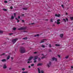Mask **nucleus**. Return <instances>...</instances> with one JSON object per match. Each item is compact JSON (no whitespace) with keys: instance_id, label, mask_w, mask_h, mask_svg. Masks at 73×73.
<instances>
[{"instance_id":"nucleus-1","label":"nucleus","mask_w":73,"mask_h":73,"mask_svg":"<svg viewBox=\"0 0 73 73\" xmlns=\"http://www.w3.org/2000/svg\"><path fill=\"white\" fill-rule=\"evenodd\" d=\"M20 52L21 53H24L26 52V50L24 48L22 47H21L20 49Z\"/></svg>"},{"instance_id":"nucleus-2","label":"nucleus","mask_w":73,"mask_h":73,"mask_svg":"<svg viewBox=\"0 0 73 73\" xmlns=\"http://www.w3.org/2000/svg\"><path fill=\"white\" fill-rule=\"evenodd\" d=\"M25 29H26V27H22L18 29V30H19L20 31H25Z\"/></svg>"},{"instance_id":"nucleus-3","label":"nucleus","mask_w":73,"mask_h":73,"mask_svg":"<svg viewBox=\"0 0 73 73\" xmlns=\"http://www.w3.org/2000/svg\"><path fill=\"white\" fill-rule=\"evenodd\" d=\"M18 39L17 38H16L12 40V42H13V44H14L16 42V41Z\"/></svg>"},{"instance_id":"nucleus-4","label":"nucleus","mask_w":73,"mask_h":73,"mask_svg":"<svg viewBox=\"0 0 73 73\" xmlns=\"http://www.w3.org/2000/svg\"><path fill=\"white\" fill-rule=\"evenodd\" d=\"M52 64V62H49L47 64V66L48 67V68H49L51 64Z\"/></svg>"},{"instance_id":"nucleus-5","label":"nucleus","mask_w":73,"mask_h":73,"mask_svg":"<svg viewBox=\"0 0 73 73\" xmlns=\"http://www.w3.org/2000/svg\"><path fill=\"white\" fill-rule=\"evenodd\" d=\"M7 68V66L6 64H5L3 65V69H6Z\"/></svg>"},{"instance_id":"nucleus-6","label":"nucleus","mask_w":73,"mask_h":73,"mask_svg":"<svg viewBox=\"0 0 73 73\" xmlns=\"http://www.w3.org/2000/svg\"><path fill=\"white\" fill-rule=\"evenodd\" d=\"M60 14H56L55 15V16L56 17H60Z\"/></svg>"},{"instance_id":"nucleus-7","label":"nucleus","mask_w":73,"mask_h":73,"mask_svg":"<svg viewBox=\"0 0 73 73\" xmlns=\"http://www.w3.org/2000/svg\"><path fill=\"white\" fill-rule=\"evenodd\" d=\"M32 58H33V57L31 56V57H30L28 59V61H31Z\"/></svg>"},{"instance_id":"nucleus-8","label":"nucleus","mask_w":73,"mask_h":73,"mask_svg":"<svg viewBox=\"0 0 73 73\" xmlns=\"http://www.w3.org/2000/svg\"><path fill=\"white\" fill-rule=\"evenodd\" d=\"M60 21V19H58L57 20V24H60V22L59 21Z\"/></svg>"},{"instance_id":"nucleus-9","label":"nucleus","mask_w":73,"mask_h":73,"mask_svg":"<svg viewBox=\"0 0 73 73\" xmlns=\"http://www.w3.org/2000/svg\"><path fill=\"white\" fill-rule=\"evenodd\" d=\"M35 58L33 59L34 60H37V58H38V56H36L34 57Z\"/></svg>"},{"instance_id":"nucleus-10","label":"nucleus","mask_w":73,"mask_h":73,"mask_svg":"<svg viewBox=\"0 0 73 73\" xmlns=\"http://www.w3.org/2000/svg\"><path fill=\"white\" fill-rule=\"evenodd\" d=\"M1 61H2V62H6V59H2L1 60Z\"/></svg>"},{"instance_id":"nucleus-11","label":"nucleus","mask_w":73,"mask_h":73,"mask_svg":"<svg viewBox=\"0 0 73 73\" xmlns=\"http://www.w3.org/2000/svg\"><path fill=\"white\" fill-rule=\"evenodd\" d=\"M46 39H44L42 40L40 42V44L42 43V42H44V41Z\"/></svg>"},{"instance_id":"nucleus-12","label":"nucleus","mask_w":73,"mask_h":73,"mask_svg":"<svg viewBox=\"0 0 73 73\" xmlns=\"http://www.w3.org/2000/svg\"><path fill=\"white\" fill-rule=\"evenodd\" d=\"M63 36H64V34H61L60 35V36L61 38H62V37H63Z\"/></svg>"},{"instance_id":"nucleus-13","label":"nucleus","mask_w":73,"mask_h":73,"mask_svg":"<svg viewBox=\"0 0 73 73\" xmlns=\"http://www.w3.org/2000/svg\"><path fill=\"white\" fill-rule=\"evenodd\" d=\"M52 60H55V61H57V59H56V58L54 57L52 58Z\"/></svg>"},{"instance_id":"nucleus-14","label":"nucleus","mask_w":73,"mask_h":73,"mask_svg":"<svg viewBox=\"0 0 73 73\" xmlns=\"http://www.w3.org/2000/svg\"><path fill=\"white\" fill-rule=\"evenodd\" d=\"M42 65V63H38L37 65V66H41V65Z\"/></svg>"},{"instance_id":"nucleus-15","label":"nucleus","mask_w":73,"mask_h":73,"mask_svg":"<svg viewBox=\"0 0 73 73\" xmlns=\"http://www.w3.org/2000/svg\"><path fill=\"white\" fill-rule=\"evenodd\" d=\"M10 56H9V55L7 57V60H9V58H10Z\"/></svg>"},{"instance_id":"nucleus-16","label":"nucleus","mask_w":73,"mask_h":73,"mask_svg":"<svg viewBox=\"0 0 73 73\" xmlns=\"http://www.w3.org/2000/svg\"><path fill=\"white\" fill-rule=\"evenodd\" d=\"M55 46H60V45L58 44H56Z\"/></svg>"},{"instance_id":"nucleus-17","label":"nucleus","mask_w":73,"mask_h":73,"mask_svg":"<svg viewBox=\"0 0 73 73\" xmlns=\"http://www.w3.org/2000/svg\"><path fill=\"white\" fill-rule=\"evenodd\" d=\"M38 73H41L40 72V68H38Z\"/></svg>"},{"instance_id":"nucleus-18","label":"nucleus","mask_w":73,"mask_h":73,"mask_svg":"<svg viewBox=\"0 0 73 73\" xmlns=\"http://www.w3.org/2000/svg\"><path fill=\"white\" fill-rule=\"evenodd\" d=\"M0 33L3 34V31L0 30Z\"/></svg>"},{"instance_id":"nucleus-19","label":"nucleus","mask_w":73,"mask_h":73,"mask_svg":"<svg viewBox=\"0 0 73 73\" xmlns=\"http://www.w3.org/2000/svg\"><path fill=\"white\" fill-rule=\"evenodd\" d=\"M15 19L17 20V23H19V21H20L19 20L17 19V18H16Z\"/></svg>"},{"instance_id":"nucleus-20","label":"nucleus","mask_w":73,"mask_h":73,"mask_svg":"<svg viewBox=\"0 0 73 73\" xmlns=\"http://www.w3.org/2000/svg\"><path fill=\"white\" fill-rule=\"evenodd\" d=\"M11 20H13V19H14V17L13 16H11Z\"/></svg>"},{"instance_id":"nucleus-21","label":"nucleus","mask_w":73,"mask_h":73,"mask_svg":"<svg viewBox=\"0 0 73 73\" xmlns=\"http://www.w3.org/2000/svg\"><path fill=\"white\" fill-rule=\"evenodd\" d=\"M28 71H26L25 72H24V71H23L22 72V73H28Z\"/></svg>"},{"instance_id":"nucleus-22","label":"nucleus","mask_w":73,"mask_h":73,"mask_svg":"<svg viewBox=\"0 0 73 73\" xmlns=\"http://www.w3.org/2000/svg\"><path fill=\"white\" fill-rule=\"evenodd\" d=\"M70 19L72 21L73 20V17H70Z\"/></svg>"},{"instance_id":"nucleus-23","label":"nucleus","mask_w":73,"mask_h":73,"mask_svg":"<svg viewBox=\"0 0 73 73\" xmlns=\"http://www.w3.org/2000/svg\"><path fill=\"white\" fill-rule=\"evenodd\" d=\"M23 10H27V8H23Z\"/></svg>"},{"instance_id":"nucleus-24","label":"nucleus","mask_w":73,"mask_h":73,"mask_svg":"<svg viewBox=\"0 0 73 73\" xmlns=\"http://www.w3.org/2000/svg\"><path fill=\"white\" fill-rule=\"evenodd\" d=\"M63 21H64L65 23H66V19H63Z\"/></svg>"},{"instance_id":"nucleus-25","label":"nucleus","mask_w":73,"mask_h":73,"mask_svg":"<svg viewBox=\"0 0 73 73\" xmlns=\"http://www.w3.org/2000/svg\"><path fill=\"white\" fill-rule=\"evenodd\" d=\"M23 40H27V37H25V38H23Z\"/></svg>"},{"instance_id":"nucleus-26","label":"nucleus","mask_w":73,"mask_h":73,"mask_svg":"<svg viewBox=\"0 0 73 73\" xmlns=\"http://www.w3.org/2000/svg\"><path fill=\"white\" fill-rule=\"evenodd\" d=\"M3 11H7V9H3Z\"/></svg>"},{"instance_id":"nucleus-27","label":"nucleus","mask_w":73,"mask_h":73,"mask_svg":"<svg viewBox=\"0 0 73 73\" xmlns=\"http://www.w3.org/2000/svg\"><path fill=\"white\" fill-rule=\"evenodd\" d=\"M13 30L14 31H15V30L16 29V28H15V27H14V28H13Z\"/></svg>"},{"instance_id":"nucleus-28","label":"nucleus","mask_w":73,"mask_h":73,"mask_svg":"<svg viewBox=\"0 0 73 73\" xmlns=\"http://www.w3.org/2000/svg\"><path fill=\"white\" fill-rule=\"evenodd\" d=\"M5 53H3V54L1 55V56H3V55H5Z\"/></svg>"},{"instance_id":"nucleus-29","label":"nucleus","mask_w":73,"mask_h":73,"mask_svg":"<svg viewBox=\"0 0 73 73\" xmlns=\"http://www.w3.org/2000/svg\"><path fill=\"white\" fill-rule=\"evenodd\" d=\"M38 61H41V59L40 58H38Z\"/></svg>"},{"instance_id":"nucleus-30","label":"nucleus","mask_w":73,"mask_h":73,"mask_svg":"<svg viewBox=\"0 0 73 73\" xmlns=\"http://www.w3.org/2000/svg\"><path fill=\"white\" fill-rule=\"evenodd\" d=\"M34 65H35L34 64H31V66H34Z\"/></svg>"},{"instance_id":"nucleus-31","label":"nucleus","mask_w":73,"mask_h":73,"mask_svg":"<svg viewBox=\"0 0 73 73\" xmlns=\"http://www.w3.org/2000/svg\"><path fill=\"white\" fill-rule=\"evenodd\" d=\"M49 47L50 48H51V47H52V45H51V44H50L49 45Z\"/></svg>"},{"instance_id":"nucleus-32","label":"nucleus","mask_w":73,"mask_h":73,"mask_svg":"<svg viewBox=\"0 0 73 73\" xmlns=\"http://www.w3.org/2000/svg\"><path fill=\"white\" fill-rule=\"evenodd\" d=\"M35 24V23H33L29 24V25H31V24L32 25H33V24Z\"/></svg>"},{"instance_id":"nucleus-33","label":"nucleus","mask_w":73,"mask_h":73,"mask_svg":"<svg viewBox=\"0 0 73 73\" xmlns=\"http://www.w3.org/2000/svg\"><path fill=\"white\" fill-rule=\"evenodd\" d=\"M22 70H23V71H24V70H25V68H22Z\"/></svg>"},{"instance_id":"nucleus-34","label":"nucleus","mask_w":73,"mask_h":73,"mask_svg":"<svg viewBox=\"0 0 73 73\" xmlns=\"http://www.w3.org/2000/svg\"><path fill=\"white\" fill-rule=\"evenodd\" d=\"M68 57H69V56H66L65 58H66L67 59V58H68Z\"/></svg>"},{"instance_id":"nucleus-35","label":"nucleus","mask_w":73,"mask_h":73,"mask_svg":"<svg viewBox=\"0 0 73 73\" xmlns=\"http://www.w3.org/2000/svg\"><path fill=\"white\" fill-rule=\"evenodd\" d=\"M18 19H20V16H18Z\"/></svg>"},{"instance_id":"nucleus-36","label":"nucleus","mask_w":73,"mask_h":73,"mask_svg":"<svg viewBox=\"0 0 73 73\" xmlns=\"http://www.w3.org/2000/svg\"><path fill=\"white\" fill-rule=\"evenodd\" d=\"M9 34V35H10V36H11V35H12L13 34V33H10V34Z\"/></svg>"},{"instance_id":"nucleus-37","label":"nucleus","mask_w":73,"mask_h":73,"mask_svg":"<svg viewBox=\"0 0 73 73\" xmlns=\"http://www.w3.org/2000/svg\"><path fill=\"white\" fill-rule=\"evenodd\" d=\"M36 62H37V60H35L34 61V63H36Z\"/></svg>"},{"instance_id":"nucleus-38","label":"nucleus","mask_w":73,"mask_h":73,"mask_svg":"<svg viewBox=\"0 0 73 73\" xmlns=\"http://www.w3.org/2000/svg\"><path fill=\"white\" fill-rule=\"evenodd\" d=\"M10 9H13V7H12V6L10 7Z\"/></svg>"},{"instance_id":"nucleus-39","label":"nucleus","mask_w":73,"mask_h":73,"mask_svg":"<svg viewBox=\"0 0 73 73\" xmlns=\"http://www.w3.org/2000/svg\"><path fill=\"white\" fill-rule=\"evenodd\" d=\"M45 57L44 56L43 57H42V58H41L42 59H43V58H45Z\"/></svg>"},{"instance_id":"nucleus-40","label":"nucleus","mask_w":73,"mask_h":73,"mask_svg":"<svg viewBox=\"0 0 73 73\" xmlns=\"http://www.w3.org/2000/svg\"><path fill=\"white\" fill-rule=\"evenodd\" d=\"M58 56L59 58H60L61 57V56H60L59 55H58Z\"/></svg>"},{"instance_id":"nucleus-41","label":"nucleus","mask_w":73,"mask_h":73,"mask_svg":"<svg viewBox=\"0 0 73 73\" xmlns=\"http://www.w3.org/2000/svg\"><path fill=\"white\" fill-rule=\"evenodd\" d=\"M5 3H8V1H5Z\"/></svg>"},{"instance_id":"nucleus-42","label":"nucleus","mask_w":73,"mask_h":73,"mask_svg":"<svg viewBox=\"0 0 73 73\" xmlns=\"http://www.w3.org/2000/svg\"><path fill=\"white\" fill-rule=\"evenodd\" d=\"M14 17H16V13H14Z\"/></svg>"},{"instance_id":"nucleus-43","label":"nucleus","mask_w":73,"mask_h":73,"mask_svg":"<svg viewBox=\"0 0 73 73\" xmlns=\"http://www.w3.org/2000/svg\"><path fill=\"white\" fill-rule=\"evenodd\" d=\"M51 22H53V19H51Z\"/></svg>"},{"instance_id":"nucleus-44","label":"nucleus","mask_w":73,"mask_h":73,"mask_svg":"<svg viewBox=\"0 0 73 73\" xmlns=\"http://www.w3.org/2000/svg\"><path fill=\"white\" fill-rule=\"evenodd\" d=\"M42 48H45V46L44 45H42Z\"/></svg>"},{"instance_id":"nucleus-45","label":"nucleus","mask_w":73,"mask_h":73,"mask_svg":"<svg viewBox=\"0 0 73 73\" xmlns=\"http://www.w3.org/2000/svg\"><path fill=\"white\" fill-rule=\"evenodd\" d=\"M66 20L67 21H68V18H66Z\"/></svg>"},{"instance_id":"nucleus-46","label":"nucleus","mask_w":73,"mask_h":73,"mask_svg":"<svg viewBox=\"0 0 73 73\" xmlns=\"http://www.w3.org/2000/svg\"><path fill=\"white\" fill-rule=\"evenodd\" d=\"M11 58L12 60H13V57H11Z\"/></svg>"},{"instance_id":"nucleus-47","label":"nucleus","mask_w":73,"mask_h":73,"mask_svg":"<svg viewBox=\"0 0 73 73\" xmlns=\"http://www.w3.org/2000/svg\"><path fill=\"white\" fill-rule=\"evenodd\" d=\"M49 50V52H52V50H50H50Z\"/></svg>"},{"instance_id":"nucleus-48","label":"nucleus","mask_w":73,"mask_h":73,"mask_svg":"<svg viewBox=\"0 0 73 73\" xmlns=\"http://www.w3.org/2000/svg\"><path fill=\"white\" fill-rule=\"evenodd\" d=\"M22 22H23V23H24V20H22Z\"/></svg>"},{"instance_id":"nucleus-49","label":"nucleus","mask_w":73,"mask_h":73,"mask_svg":"<svg viewBox=\"0 0 73 73\" xmlns=\"http://www.w3.org/2000/svg\"><path fill=\"white\" fill-rule=\"evenodd\" d=\"M27 63H28V64H29V63H30V62H29V61H28V62H27Z\"/></svg>"},{"instance_id":"nucleus-50","label":"nucleus","mask_w":73,"mask_h":73,"mask_svg":"<svg viewBox=\"0 0 73 73\" xmlns=\"http://www.w3.org/2000/svg\"><path fill=\"white\" fill-rule=\"evenodd\" d=\"M37 36H39V34L36 35Z\"/></svg>"},{"instance_id":"nucleus-51","label":"nucleus","mask_w":73,"mask_h":73,"mask_svg":"<svg viewBox=\"0 0 73 73\" xmlns=\"http://www.w3.org/2000/svg\"><path fill=\"white\" fill-rule=\"evenodd\" d=\"M29 68H31V66H29Z\"/></svg>"},{"instance_id":"nucleus-52","label":"nucleus","mask_w":73,"mask_h":73,"mask_svg":"<svg viewBox=\"0 0 73 73\" xmlns=\"http://www.w3.org/2000/svg\"><path fill=\"white\" fill-rule=\"evenodd\" d=\"M22 16H24V14H23L22 15Z\"/></svg>"},{"instance_id":"nucleus-53","label":"nucleus","mask_w":73,"mask_h":73,"mask_svg":"<svg viewBox=\"0 0 73 73\" xmlns=\"http://www.w3.org/2000/svg\"><path fill=\"white\" fill-rule=\"evenodd\" d=\"M34 54H36L37 53V52H34Z\"/></svg>"},{"instance_id":"nucleus-54","label":"nucleus","mask_w":73,"mask_h":73,"mask_svg":"<svg viewBox=\"0 0 73 73\" xmlns=\"http://www.w3.org/2000/svg\"><path fill=\"white\" fill-rule=\"evenodd\" d=\"M62 7H64V5H61Z\"/></svg>"},{"instance_id":"nucleus-55","label":"nucleus","mask_w":73,"mask_h":73,"mask_svg":"<svg viewBox=\"0 0 73 73\" xmlns=\"http://www.w3.org/2000/svg\"><path fill=\"white\" fill-rule=\"evenodd\" d=\"M37 35H35V37H37Z\"/></svg>"},{"instance_id":"nucleus-56","label":"nucleus","mask_w":73,"mask_h":73,"mask_svg":"<svg viewBox=\"0 0 73 73\" xmlns=\"http://www.w3.org/2000/svg\"><path fill=\"white\" fill-rule=\"evenodd\" d=\"M11 68H9V70H11Z\"/></svg>"},{"instance_id":"nucleus-57","label":"nucleus","mask_w":73,"mask_h":73,"mask_svg":"<svg viewBox=\"0 0 73 73\" xmlns=\"http://www.w3.org/2000/svg\"><path fill=\"white\" fill-rule=\"evenodd\" d=\"M71 68H73V66H71Z\"/></svg>"},{"instance_id":"nucleus-58","label":"nucleus","mask_w":73,"mask_h":73,"mask_svg":"<svg viewBox=\"0 0 73 73\" xmlns=\"http://www.w3.org/2000/svg\"><path fill=\"white\" fill-rule=\"evenodd\" d=\"M66 15H68V13H66Z\"/></svg>"},{"instance_id":"nucleus-59","label":"nucleus","mask_w":73,"mask_h":73,"mask_svg":"<svg viewBox=\"0 0 73 73\" xmlns=\"http://www.w3.org/2000/svg\"><path fill=\"white\" fill-rule=\"evenodd\" d=\"M23 32H27V31H24Z\"/></svg>"},{"instance_id":"nucleus-60","label":"nucleus","mask_w":73,"mask_h":73,"mask_svg":"<svg viewBox=\"0 0 73 73\" xmlns=\"http://www.w3.org/2000/svg\"><path fill=\"white\" fill-rule=\"evenodd\" d=\"M46 21H48V19H46Z\"/></svg>"},{"instance_id":"nucleus-61","label":"nucleus","mask_w":73,"mask_h":73,"mask_svg":"<svg viewBox=\"0 0 73 73\" xmlns=\"http://www.w3.org/2000/svg\"><path fill=\"white\" fill-rule=\"evenodd\" d=\"M42 56H44V54H42Z\"/></svg>"},{"instance_id":"nucleus-62","label":"nucleus","mask_w":73,"mask_h":73,"mask_svg":"<svg viewBox=\"0 0 73 73\" xmlns=\"http://www.w3.org/2000/svg\"><path fill=\"white\" fill-rule=\"evenodd\" d=\"M31 62V63H32V61H31V62Z\"/></svg>"},{"instance_id":"nucleus-63","label":"nucleus","mask_w":73,"mask_h":73,"mask_svg":"<svg viewBox=\"0 0 73 73\" xmlns=\"http://www.w3.org/2000/svg\"><path fill=\"white\" fill-rule=\"evenodd\" d=\"M55 23H57L56 21H55Z\"/></svg>"},{"instance_id":"nucleus-64","label":"nucleus","mask_w":73,"mask_h":73,"mask_svg":"<svg viewBox=\"0 0 73 73\" xmlns=\"http://www.w3.org/2000/svg\"><path fill=\"white\" fill-rule=\"evenodd\" d=\"M9 0V1H11V0Z\"/></svg>"}]
</instances>
